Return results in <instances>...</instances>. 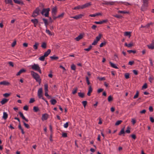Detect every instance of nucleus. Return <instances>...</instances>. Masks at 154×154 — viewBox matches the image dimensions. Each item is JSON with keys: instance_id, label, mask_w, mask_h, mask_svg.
Wrapping results in <instances>:
<instances>
[{"instance_id": "nucleus-40", "label": "nucleus", "mask_w": 154, "mask_h": 154, "mask_svg": "<svg viewBox=\"0 0 154 154\" xmlns=\"http://www.w3.org/2000/svg\"><path fill=\"white\" fill-rule=\"evenodd\" d=\"M139 95V92L138 91H137L134 97V99H136L137 98Z\"/></svg>"}, {"instance_id": "nucleus-22", "label": "nucleus", "mask_w": 154, "mask_h": 154, "mask_svg": "<svg viewBox=\"0 0 154 154\" xmlns=\"http://www.w3.org/2000/svg\"><path fill=\"white\" fill-rule=\"evenodd\" d=\"M109 63L110 65V66L112 68H115V69H118V68L116 66V65L114 63H112L111 62H109Z\"/></svg>"}, {"instance_id": "nucleus-41", "label": "nucleus", "mask_w": 154, "mask_h": 154, "mask_svg": "<svg viewBox=\"0 0 154 154\" xmlns=\"http://www.w3.org/2000/svg\"><path fill=\"white\" fill-rule=\"evenodd\" d=\"M127 52L129 54H131L132 53H133V54H135L136 53V51H135L132 50H128Z\"/></svg>"}, {"instance_id": "nucleus-8", "label": "nucleus", "mask_w": 154, "mask_h": 154, "mask_svg": "<svg viewBox=\"0 0 154 154\" xmlns=\"http://www.w3.org/2000/svg\"><path fill=\"white\" fill-rule=\"evenodd\" d=\"M10 84V83L6 81H4L0 82V85H8Z\"/></svg>"}, {"instance_id": "nucleus-26", "label": "nucleus", "mask_w": 154, "mask_h": 154, "mask_svg": "<svg viewBox=\"0 0 154 154\" xmlns=\"http://www.w3.org/2000/svg\"><path fill=\"white\" fill-rule=\"evenodd\" d=\"M78 95L79 97L81 98H83L84 97L85 94L84 93H82L81 92H79Z\"/></svg>"}, {"instance_id": "nucleus-35", "label": "nucleus", "mask_w": 154, "mask_h": 154, "mask_svg": "<svg viewBox=\"0 0 154 154\" xmlns=\"http://www.w3.org/2000/svg\"><path fill=\"white\" fill-rule=\"evenodd\" d=\"M82 6L78 5L76 7H74L72 9L73 10L79 9H82Z\"/></svg>"}, {"instance_id": "nucleus-39", "label": "nucleus", "mask_w": 154, "mask_h": 154, "mask_svg": "<svg viewBox=\"0 0 154 154\" xmlns=\"http://www.w3.org/2000/svg\"><path fill=\"white\" fill-rule=\"evenodd\" d=\"M92 48V46L91 45H90L88 48H85V49H84V50H85V51H88L91 50Z\"/></svg>"}, {"instance_id": "nucleus-52", "label": "nucleus", "mask_w": 154, "mask_h": 154, "mask_svg": "<svg viewBox=\"0 0 154 154\" xmlns=\"http://www.w3.org/2000/svg\"><path fill=\"white\" fill-rule=\"evenodd\" d=\"M71 68L72 70H75L76 68L74 64L72 65L71 66Z\"/></svg>"}, {"instance_id": "nucleus-45", "label": "nucleus", "mask_w": 154, "mask_h": 154, "mask_svg": "<svg viewBox=\"0 0 154 154\" xmlns=\"http://www.w3.org/2000/svg\"><path fill=\"white\" fill-rule=\"evenodd\" d=\"M125 76L126 79H128L129 78V74L128 73H126L125 75Z\"/></svg>"}, {"instance_id": "nucleus-21", "label": "nucleus", "mask_w": 154, "mask_h": 154, "mask_svg": "<svg viewBox=\"0 0 154 154\" xmlns=\"http://www.w3.org/2000/svg\"><path fill=\"white\" fill-rule=\"evenodd\" d=\"M57 12V10L56 8H53L52 10V14L56 15Z\"/></svg>"}, {"instance_id": "nucleus-3", "label": "nucleus", "mask_w": 154, "mask_h": 154, "mask_svg": "<svg viewBox=\"0 0 154 154\" xmlns=\"http://www.w3.org/2000/svg\"><path fill=\"white\" fill-rule=\"evenodd\" d=\"M49 11L50 9L49 8H44L42 10L41 12V14L42 15H45V17H48L49 12Z\"/></svg>"}, {"instance_id": "nucleus-50", "label": "nucleus", "mask_w": 154, "mask_h": 154, "mask_svg": "<svg viewBox=\"0 0 154 154\" xmlns=\"http://www.w3.org/2000/svg\"><path fill=\"white\" fill-rule=\"evenodd\" d=\"M69 126V124L68 122H66V123L64 124L63 127L64 128H67Z\"/></svg>"}, {"instance_id": "nucleus-59", "label": "nucleus", "mask_w": 154, "mask_h": 154, "mask_svg": "<svg viewBox=\"0 0 154 154\" xmlns=\"http://www.w3.org/2000/svg\"><path fill=\"white\" fill-rule=\"evenodd\" d=\"M62 136L64 137H67V134L66 133H63L62 134Z\"/></svg>"}, {"instance_id": "nucleus-56", "label": "nucleus", "mask_w": 154, "mask_h": 154, "mask_svg": "<svg viewBox=\"0 0 154 154\" xmlns=\"http://www.w3.org/2000/svg\"><path fill=\"white\" fill-rule=\"evenodd\" d=\"M131 122L132 124L134 125L136 123V121L135 119H132Z\"/></svg>"}, {"instance_id": "nucleus-62", "label": "nucleus", "mask_w": 154, "mask_h": 154, "mask_svg": "<svg viewBox=\"0 0 154 154\" xmlns=\"http://www.w3.org/2000/svg\"><path fill=\"white\" fill-rule=\"evenodd\" d=\"M97 41L96 40H94V42L92 43V45H95L97 44Z\"/></svg>"}, {"instance_id": "nucleus-33", "label": "nucleus", "mask_w": 154, "mask_h": 154, "mask_svg": "<svg viewBox=\"0 0 154 154\" xmlns=\"http://www.w3.org/2000/svg\"><path fill=\"white\" fill-rule=\"evenodd\" d=\"M50 58L52 60H57L59 58L58 57H56L55 56L51 57Z\"/></svg>"}, {"instance_id": "nucleus-20", "label": "nucleus", "mask_w": 154, "mask_h": 154, "mask_svg": "<svg viewBox=\"0 0 154 154\" xmlns=\"http://www.w3.org/2000/svg\"><path fill=\"white\" fill-rule=\"evenodd\" d=\"M31 21L34 24H38V20L36 19H32Z\"/></svg>"}, {"instance_id": "nucleus-58", "label": "nucleus", "mask_w": 154, "mask_h": 154, "mask_svg": "<svg viewBox=\"0 0 154 154\" xmlns=\"http://www.w3.org/2000/svg\"><path fill=\"white\" fill-rule=\"evenodd\" d=\"M147 87V85L146 83H145L142 86V88L146 89Z\"/></svg>"}, {"instance_id": "nucleus-46", "label": "nucleus", "mask_w": 154, "mask_h": 154, "mask_svg": "<svg viewBox=\"0 0 154 154\" xmlns=\"http://www.w3.org/2000/svg\"><path fill=\"white\" fill-rule=\"evenodd\" d=\"M33 110L35 112H37L39 110V109L38 107L36 106H34L33 107Z\"/></svg>"}, {"instance_id": "nucleus-2", "label": "nucleus", "mask_w": 154, "mask_h": 154, "mask_svg": "<svg viewBox=\"0 0 154 154\" xmlns=\"http://www.w3.org/2000/svg\"><path fill=\"white\" fill-rule=\"evenodd\" d=\"M31 66V68L32 69L38 71L40 73H42L40 68L38 64H34L33 65H32Z\"/></svg>"}, {"instance_id": "nucleus-25", "label": "nucleus", "mask_w": 154, "mask_h": 154, "mask_svg": "<svg viewBox=\"0 0 154 154\" xmlns=\"http://www.w3.org/2000/svg\"><path fill=\"white\" fill-rule=\"evenodd\" d=\"M15 3L22 5L23 3L22 1H14Z\"/></svg>"}, {"instance_id": "nucleus-16", "label": "nucleus", "mask_w": 154, "mask_h": 154, "mask_svg": "<svg viewBox=\"0 0 154 154\" xmlns=\"http://www.w3.org/2000/svg\"><path fill=\"white\" fill-rule=\"evenodd\" d=\"M8 101V99L4 98L1 101V103L2 105H4L7 103Z\"/></svg>"}, {"instance_id": "nucleus-43", "label": "nucleus", "mask_w": 154, "mask_h": 154, "mask_svg": "<svg viewBox=\"0 0 154 154\" xmlns=\"http://www.w3.org/2000/svg\"><path fill=\"white\" fill-rule=\"evenodd\" d=\"M122 122V121L121 120L118 121L115 123L116 125H118L120 124Z\"/></svg>"}, {"instance_id": "nucleus-9", "label": "nucleus", "mask_w": 154, "mask_h": 154, "mask_svg": "<svg viewBox=\"0 0 154 154\" xmlns=\"http://www.w3.org/2000/svg\"><path fill=\"white\" fill-rule=\"evenodd\" d=\"M48 118V115L47 114L45 113L43 114L42 117V121H44L47 120Z\"/></svg>"}, {"instance_id": "nucleus-28", "label": "nucleus", "mask_w": 154, "mask_h": 154, "mask_svg": "<svg viewBox=\"0 0 154 154\" xmlns=\"http://www.w3.org/2000/svg\"><path fill=\"white\" fill-rule=\"evenodd\" d=\"M45 57L43 55L42 56L40 57L38 59L39 60L42 61H44L45 60Z\"/></svg>"}, {"instance_id": "nucleus-18", "label": "nucleus", "mask_w": 154, "mask_h": 154, "mask_svg": "<svg viewBox=\"0 0 154 154\" xmlns=\"http://www.w3.org/2000/svg\"><path fill=\"white\" fill-rule=\"evenodd\" d=\"M25 72L26 70L25 69H22L17 72V75H19L22 73Z\"/></svg>"}, {"instance_id": "nucleus-49", "label": "nucleus", "mask_w": 154, "mask_h": 154, "mask_svg": "<svg viewBox=\"0 0 154 154\" xmlns=\"http://www.w3.org/2000/svg\"><path fill=\"white\" fill-rule=\"evenodd\" d=\"M23 123L24 126L27 128H29V125L28 124H26L25 122H23Z\"/></svg>"}, {"instance_id": "nucleus-4", "label": "nucleus", "mask_w": 154, "mask_h": 154, "mask_svg": "<svg viewBox=\"0 0 154 154\" xmlns=\"http://www.w3.org/2000/svg\"><path fill=\"white\" fill-rule=\"evenodd\" d=\"M148 4V1H143V5L141 7V9L142 11H144L145 9V7L147 6Z\"/></svg>"}, {"instance_id": "nucleus-44", "label": "nucleus", "mask_w": 154, "mask_h": 154, "mask_svg": "<svg viewBox=\"0 0 154 154\" xmlns=\"http://www.w3.org/2000/svg\"><path fill=\"white\" fill-rule=\"evenodd\" d=\"M86 80L87 84L88 85H89L90 83V82L89 81V78L88 76H86Z\"/></svg>"}, {"instance_id": "nucleus-5", "label": "nucleus", "mask_w": 154, "mask_h": 154, "mask_svg": "<svg viewBox=\"0 0 154 154\" xmlns=\"http://www.w3.org/2000/svg\"><path fill=\"white\" fill-rule=\"evenodd\" d=\"M42 88H39L38 90V95L39 98H41L42 96Z\"/></svg>"}, {"instance_id": "nucleus-10", "label": "nucleus", "mask_w": 154, "mask_h": 154, "mask_svg": "<svg viewBox=\"0 0 154 154\" xmlns=\"http://www.w3.org/2000/svg\"><path fill=\"white\" fill-rule=\"evenodd\" d=\"M91 5V3L90 2H89L88 3H87L85 4L84 5H83L82 6V9H84V8H85L86 7H88L90 6Z\"/></svg>"}, {"instance_id": "nucleus-29", "label": "nucleus", "mask_w": 154, "mask_h": 154, "mask_svg": "<svg viewBox=\"0 0 154 154\" xmlns=\"http://www.w3.org/2000/svg\"><path fill=\"white\" fill-rule=\"evenodd\" d=\"M77 90L78 88H74L72 90V94H75L77 93Z\"/></svg>"}, {"instance_id": "nucleus-53", "label": "nucleus", "mask_w": 154, "mask_h": 154, "mask_svg": "<svg viewBox=\"0 0 154 154\" xmlns=\"http://www.w3.org/2000/svg\"><path fill=\"white\" fill-rule=\"evenodd\" d=\"M64 14V13H62L60 14L58 16H57V17H58V18H60V17H63Z\"/></svg>"}, {"instance_id": "nucleus-17", "label": "nucleus", "mask_w": 154, "mask_h": 154, "mask_svg": "<svg viewBox=\"0 0 154 154\" xmlns=\"http://www.w3.org/2000/svg\"><path fill=\"white\" fill-rule=\"evenodd\" d=\"M133 45V43L132 42H131L129 44H127V43H125V46L128 48L131 47Z\"/></svg>"}, {"instance_id": "nucleus-63", "label": "nucleus", "mask_w": 154, "mask_h": 154, "mask_svg": "<svg viewBox=\"0 0 154 154\" xmlns=\"http://www.w3.org/2000/svg\"><path fill=\"white\" fill-rule=\"evenodd\" d=\"M103 89L100 88L98 89V90L97 91V92L98 93H100L101 92H102V91H103Z\"/></svg>"}, {"instance_id": "nucleus-32", "label": "nucleus", "mask_w": 154, "mask_h": 154, "mask_svg": "<svg viewBox=\"0 0 154 154\" xmlns=\"http://www.w3.org/2000/svg\"><path fill=\"white\" fill-rule=\"evenodd\" d=\"M5 3L6 4H9L12 5V1H5Z\"/></svg>"}, {"instance_id": "nucleus-6", "label": "nucleus", "mask_w": 154, "mask_h": 154, "mask_svg": "<svg viewBox=\"0 0 154 154\" xmlns=\"http://www.w3.org/2000/svg\"><path fill=\"white\" fill-rule=\"evenodd\" d=\"M84 16V15L83 14H80L79 15H76L74 17H70L73 18L77 20L82 18V17Z\"/></svg>"}, {"instance_id": "nucleus-61", "label": "nucleus", "mask_w": 154, "mask_h": 154, "mask_svg": "<svg viewBox=\"0 0 154 154\" xmlns=\"http://www.w3.org/2000/svg\"><path fill=\"white\" fill-rule=\"evenodd\" d=\"M105 44H106L105 42H102L100 45V47H102L103 45H105Z\"/></svg>"}, {"instance_id": "nucleus-1", "label": "nucleus", "mask_w": 154, "mask_h": 154, "mask_svg": "<svg viewBox=\"0 0 154 154\" xmlns=\"http://www.w3.org/2000/svg\"><path fill=\"white\" fill-rule=\"evenodd\" d=\"M31 75L35 79L36 82L40 83L41 79L40 78V76L37 73L33 71H31Z\"/></svg>"}, {"instance_id": "nucleus-42", "label": "nucleus", "mask_w": 154, "mask_h": 154, "mask_svg": "<svg viewBox=\"0 0 154 154\" xmlns=\"http://www.w3.org/2000/svg\"><path fill=\"white\" fill-rule=\"evenodd\" d=\"M108 100L109 102H110L113 100L112 97L110 95L109 96Z\"/></svg>"}, {"instance_id": "nucleus-38", "label": "nucleus", "mask_w": 154, "mask_h": 154, "mask_svg": "<svg viewBox=\"0 0 154 154\" xmlns=\"http://www.w3.org/2000/svg\"><path fill=\"white\" fill-rule=\"evenodd\" d=\"M124 35L125 36H129V37L131 36V32H125Z\"/></svg>"}, {"instance_id": "nucleus-47", "label": "nucleus", "mask_w": 154, "mask_h": 154, "mask_svg": "<svg viewBox=\"0 0 154 154\" xmlns=\"http://www.w3.org/2000/svg\"><path fill=\"white\" fill-rule=\"evenodd\" d=\"M154 79V77L152 76H151L149 77V81L150 82H152V81Z\"/></svg>"}, {"instance_id": "nucleus-36", "label": "nucleus", "mask_w": 154, "mask_h": 154, "mask_svg": "<svg viewBox=\"0 0 154 154\" xmlns=\"http://www.w3.org/2000/svg\"><path fill=\"white\" fill-rule=\"evenodd\" d=\"M125 133L124 130V128L122 129L121 131H120V132L119 134V135H121V134H124Z\"/></svg>"}, {"instance_id": "nucleus-51", "label": "nucleus", "mask_w": 154, "mask_h": 154, "mask_svg": "<svg viewBox=\"0 0 154 154\" xmlns=\"http://www.w3.org/2000/svg\"><path fill=\"white\" fill-rule=\"evenodd\" d=\"M82 103L84 106V107H85L87 105V102L86 101H83L82 102Z\"/></svg>"}, {"instance_id": "nucleus-19", "label": "nucleus", "mask_w": 154, "mask_h": 154, "mask_svg": "<svg viewBox=\"0 0 154 154\" xmlns=\"http://www.w3.org/2000/svg\"><path fill=\"white\" fill-rule=\"evenodd\" d=\"M83 38V35L82 34H80L78 37L75 38V39L77 41L82 39Z\"/></svg>"}, {"instance_id": "nucleus-31", "label": "nucleus", "mask_w": 154, "mask_h": 154, "mask_svg": "<svg viewBox=\"0 0 154 154\" xmlns=\"http://www.w3.org/2000/svg\"><path fill=\"white\" fill-rule=\"evenodd\" d=\"M42 20L43 21L44 23L45 24V26H47L48 24V20L46 19L45 18H43Z\"/></svg>"}, {"instance_id": "nucleus-57", "label": "nucleus", "mask_w": 154, "mask_h": 154, "mask_svg": "<svg viewBox=\"0 0 154 154\" xmlns=\"http://www.w3.org/2000/svg\"><path fill=\"white\" fill-rule=\"evenodd\" d=\"M35 101V100L34 98H31L30 99L29 103H32Z\"/></svg>"}, {"instance_id": "nucleus-14", "label": "nucleus", "mask_w": 154, "mask_h": 154, "mask_svg": "<svg viewBox=\"0 0 154 154\" xmlns=\"http://www.w3.org/2000/svg\"><path fill=\"white\" fill-rule=\"evenodd\" d=\"M8 117V114L7 112H4L3 113V116L2 118L4 120H6Z\"/></svg>"}, {"instance_id": "nucleus-12", "label": "nucleus", "mask_w": 154, "mask_h": 154, "mask_svg": "<svg viewBox=\"0 0 154 154\" xmlns=\"http://www.w3.org/2000/svg\"><path fill=\"white\" fill-rule=\"evenodd\" d=\"M147 47L149 49H153L154 48V42H152L151 44L148 45Z\"/></svg>"}, {"instance_id": "nucleus-13", "label": "nucleus", "mask_w": 154, "mask_h": 154, "mask_svg": "<svg viewBox=\"0 0 154 154\" xmlns=\"http://www.w3.org/2000/svg\"><path fill=\"white\" fill-rule=\"evenodd\" d=\"M39 43L37 42H35V44L33 45V48L35 50H37L38 49Z\"/></svg>"}, {"instance_id": "nucleus-7", "label": "nucleus", "mask_w": 154, "mask_h": 154, "mask_svg": "<svg viewBox=\"0 0 154 154\" xmlns=\"http://www.w3.org/2000/svg\"><path fill=\"white\" fill-rule=\"evenodd\" d=\"M115 2H108L106 1H104L103 4L107 5H114Z\"/></svg>"}, {"instance_id": "nucleus-48", "label": "nucleus", "mask_w": 154, "mask_h": 154, "mask_svg": "<svg viewBox=\"0 0 154 154\" xmlns=\"http://www.w3.org/2000/svg\"><path fill=\"white\" fill-rule=\"evenodd\" d=\"M10 95V94L8 93H5L3 94V96L6 97H8Z\"/></svg>"}, {"instance_id": "nucleus-23", "label": "nucleus", "mask_w": 154, "mask_h": 154, "mask_svg": "<svg viewBox=\"0 0 154 154\" xmlns=\"http://www.w3.org/2000/svg\"><path fill=\"white\" fill-rule=\"evenodd\" d=\"M41 47L43 48H44V49L46 48L47 47L46 43L45 42H42V44Z\"/></svg>"}, {"instance_id": "nucleus-34", "label": "nucleus", "mask_w": 154, "mask_h": 154, "mask_svg": "<svg viewBox=\"0 0 154 154\" xmlns=\"http://www.w3.org/2000/svg\"><path fill=\"white\" fill-rule=\"evenodd\" d=\"M33 12L38 15L39 14V10L38 9L36 8Z\"/></svg>"}, {"instance_id": "nucleus-37", "label": "nucleus", "mask_w": 154, "mask_h": 154, "mask_svg": "<svg viewBox=\"0 0 154 154\" xmlns=\"http://www.w3.org/2000/svg\"><path fill=\"white\" fill-rule=\"evenodd\" d=\"M48 85L47 84H46L44 85V88L45 91H48Z\"/></svg>"}, {"instance_id": "nucleus-15", "label": "nucleus", "mask_w": 154, "mask_h": 154, "mask_svg": "<svg viewBox=\"0 0 154 154\" xmlns=\"http://www.w3.org/2000/svg\"><path fill=\"white\" fill-rule=\"evenodd\" d=\"M51 50L50 49H48L47 51L44 53V55L45 57H47L49 54L50 53Z\"/></svg>"}, {"instance_id": "nucleus-60", "label": "nucleus", "mask_w": 154, "mask_h": 154, "mask_svg": "<svg viewBox=\"0 0 154 154\" xmlns=\"http://www.w3.org/2000/svg\"><path fill=\"white\" fill-rule=\"evenodd\" d=\"M37 16L38 15H37V14H35V12H33L32 15V17H35Z\"/></svg>"}, {"instance_id": "nucleus-54", "label": "nucleus", "mask_w": 154, "mask_h": 154, "mask_svg": "<svg viewBox=\"0 0 154 154\" xmlns=\"http://www.w3.org/2000/svg\"><path fill=\"white\" fill-rule=\"evenodd\" d=\"M152 24V23H150L147 24L145 26V27L148 28Z\"/></svg>"}, {"instance_id": "nucleus-55", "label": "nucleus", "mask_w": 154, "mask_h": 154, "mask_svg": "<svg viewBox=\"0 0 154 154\" xmlns=\"http://www.w3.org/2000/svg\"><path fill=\"white\" fill-rule=\"evenodd\" d=\"M23 109L24 110L27 111L28 109V106L27 105L23 107Z\"/></svg>"}, {"instance_id": "nucleus-64", "label": "nucleus", "mask_w": 154, "mask_h": 154, "mask_svg": "<svg viewBox=\"0 0 154 154\" xmlns=\"http://www.w3.org/2000/svg\"><path fill=\"white\" fill-rule=\"evenodd\" d=\"M134 61H130L128 62V64L130 65H132L134 63Z\"/></svg>"}, {"instance_id": "nucleus-27", "label": "nucleus", "mask_w": 154, "mask_h": 154, "mask_svg": "<svg viewBox=\"0 0 154 154\" xmlns=\"http://www.w3.org/2000/svg\"><path fill=\"white\" fill-rule=\"evenodd\" d=\"M101 36L102 35L100 34H99V35L96 37V40H95L97 41L98 42L100 40Z\"/></svg>"}, {"instance_id": "nucleus-11", "label": "nucleus", "mask_w": 154, "mask_h": 154, "mask_svg": "<svg viewBox=\"0 0 154 154\" xmlns=\"http://www.w3.org/2000/svg\"><path fill=\"white\" fill-rule=\"evenodd\" d=\"M88 91L87 93V95L88 96H90L91 95V93L92 91V89L91 86L89 85L88 87Z\"/></svg>"}, {"instance_id": "nucleus-24", "label": "nucleus", "mask_w": 154, "mask_h": 154, "mask_svg": "<svg viewBox=\"0 0 154 154\" xmlns=\"http://www.w3.org/2000/svg\"><path fill=\"white\" fill-rule=\"evenodd\" d=\"M51 104L54 105L57 103V101L54 99H52L50 100Z\"/></svg>"}, {"instance_id": "nucleus-30", "label": "nucleus", "mask_w": 154, "mask_h": 154, "mask_svg": "<svg viewBox=\"0 0 154 154\" xmlns=\"http://www.w3.org/2000/svg\"><path fill=\"white\" fill-rule=\"evenodd\" d=\"M118 13H121V14H128V12L127 11H118Z\"/></svg>"}]
</instances>
